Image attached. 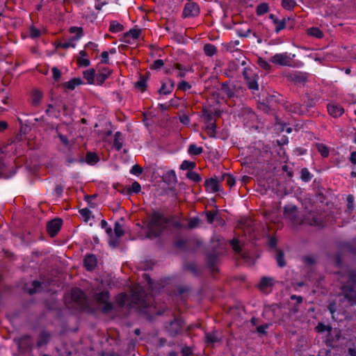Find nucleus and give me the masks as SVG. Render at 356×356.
<instances>
[{
    "label": "nucleus",
    "mask_w": 356,
    "mask_h": 356,
    "mask_svg": "<svg viewBox=\"0 0 356 356\" xmlns=\"http://www.w3.org/2000/svg\"><path fill=\"white\" fill-rule=\"evenodd\" d=\"M147 226L148 229L147 238H153L160 236L170 226L180 229L181 224L179 220H175L174 216L168 217L161 211H154L150 216Z\"/></svg>",
    "instance_id": "1"
},
{
    "label": "nucleus",
    "mask_w": 356,
    "mask_h": 356,
    "mask_svg": "<svg viewBox=\"0 0 356 356\" xmlns=\"http://www.w3.org/2000/svg\"><path fill=\"white\" fill-rule=\"evenodd\" d=\"M341 277L346 280L341 287L344 298L351 305H356V271L348 269L341 273Z\"/></svg>",
    "instance_id": "2"
},
{
    "label": "nucleus",
    "mask_w": 356,
    "mask_h": 356,
    "mask_svg": "<svg viewBox=\"0 0 356 356\" xmlns=\"http://www.w3.org/2000/svg\"><path fill=\"white\" fill-rule=\"evenodd\" d=\"M147 295L145 291L141 286H135L131 289V307H147L148 303L146 300Z\"/></svg>",
    "instance_id": "3"
},
{
    "label": "nucleus",
    "mask_w": 356,
    "mask_h": 356,
    "mask_svg": "<svg viewBox=\"0 0 356 356\" xmlns=\"http://www.w3.org/2000/svg\"><path fill=\"white\" fill-rule=\"evenodd\" d=\"M296 57L295 54L287 52L275 54L270 58V62L275 65L281 66H292V63Z\"/></svg>",
    "instance_id": "4"
},
{
    "label": "nucleus",
    "mask_w": 356,
    "mask_h": 356,
    "mask_svg": "<svg viewBox=\"0 0 356 356\" xmlns=\"http://www.w3.org/2000/svg\"><path fill=\"white\" fill-rule=\"evenodd\" d=\"M184 321L177 318L169 322L165 326V329L170 337H175L181 333Z\"/></svg>",
    "instance_id": "5"
},
{
    "label": "nucleus",
    "mask_w": 356,
    "mask_h": 356,
    "mask_svg": "<svg viewBox=\"0 0 356 356\" xmlns=\"http://www.w3.org/2000/svg\"><path fill=\"white\" fill-rule=\"evenodd\" d=\"M221 244L218 243L219 248L216 249L213 245L212 252H209L207 256V261L209 267L213 270H216V265L219 261V256L222 254L223 248L220 247Z\"/></svg>",
    "instance_id": "6"
},
{
    "label": "nucleus",
    "mask_w": 356,
    "mask_h": 356,
    "mask_svg": "<svg viewBox=\"0 0 356 356\" xmlns=\"http://www.w3.org/2000/svg\"><path fill=\"white\" fill-rule=\"evenodd\" d=\"M200 14L199 6L194 2H188L185 4L182 16L184 18L195 17Z\"/></svg>",
    "instance_id": "7"
},
{
    "label": "nucleus",
    "mask_w": 356,
    "mask_h": 356,
    "mask_svg": "<svg viewBox=\"0 0 356 356\" xmlns=\"http://www.w3.org/2000/svg\"><path fill=\"white\" fill-rule=\"evenodd\" d=\"M63 221L60 218L50 220L47 224V231L50 236H55L61 228Z\"/></svg>",
    "instance_id": "8"
},
{
    "label": "nucleus",
    "mask_w": 356,
    "mask_h": 356,
    "mask_svg": "<svg viewBox=\"0 0 356 356\" xmlns=\"http://www.w3.org/2000/svg\"><path fill=\"white\" fill-rule=\"evenodd\" d=\"M220 179H216L213 178H209L205 180L204 186L207 191L211 193H217L220 190Z\"/></svg>",
    "instance_id": "9"
},
{
    "label": "nucleus",
    "mask_w": 356,
    "mask_h": 356,
    "mask_svg": "<svg viewBox=\"0 0 356 356\" xmlns=\"http://www.w3.org/2000/svg\"><path fill=\"white\" fill-rule=\"evenodd\" d=\"M175 81L171 79H167L165 81H162L161 87L159 90L160 95H169L175 88Z\"/></svg>",
    "instance_id": "10"
},
{
    "label": "nucleus",
    "mask_w": 356,
    "mask_h": 356,
    "mask_svg": "<svg viewBox=\"0 0 356 356\" xmlns=\"http://www.w3.org/2000/svg\"><path fill=\"white\" fill-rule=\"evenodd\" d=\"M286 109L289 112L296 113L299 115H303L308 113V109L305 108L303 105L298 102L287 105Z\"/></svg>",
    "instance_id": "11"
},
{
    "label": "nucleus",
    "mask_w": 356,
    "mask_h": 356,
    "mask_svg": "<svg viewBox=\"0 0 356 356\" xmlns=\"http://www.w3.org/2000/svg\"><path fill=\"white\" fill-rule=\"evenodd\" d=\"M327 108L328 113L333 118H339L344 113V109L341 106L334 103L328 104Z\"/></svg>",
    "instance_id": "12"
},
{
    "label": "nucleus",
    "mask_w": 356,
    "mask_h": 356,
    "mask_svg": "<svg viewBox=\"0 0 356 356\" xmlns=\"http://www.w3.org/2000/svg\"><path fill=\"white\" fill-rule=\"evenodd\" d=\"M24 289L30 294L33 295L36 293H40L42 290V285L40 281L34 280L31 284H26L24 286Z\"/></svg>",
    "instance_id": "13"
},
{
    "label": "nucleus",
    "mask_w": 356,
    "mask_h": 356,
    "mask_svg": "<svg viewBox=\"0 0 356 356\" xmlns=\"http://www.w3.org/2000/svg\"><path fill=\"white\" fill-rule=\"evenodd\" d=\"M83 263L84 267L86 268V270L91 271L93 270L97 266V260L94 254H89L86 255Z\"/></svg>",
    "instance_id": "14"
},
{
    "label": "nucleus",
    "mask_w": 356,
    "mask_h": 356,
    "mask_svg": "<svg viewBox=\"0 0 356 356\" xmlns=\"http://www.w3.org/2000/svg\"><path fill=\"white\" fill-rule=\"evenodd\" d=\"M72 299L79 305H83L86 301L84 292L79 289H74L71 293Z\"/></svg>",
    "instance_id": "15"
},
{
    "label": "nucleus",
    "mask_w": 356,
    "mask_h": 356,
    "mask_svg": "<svg viewBox=\"0 0 356 356\" xmlns=\"http://www.w3.org/2000/svg\"><path fill=\"white\" fill-rule=\"evenodd\" d=\"M112 71L108 68L104 67L96 74V83L102 85L111 74Z\"/></svg>",
    "instance_id": "16"
},
{
    "label": "nucleus",
    "mask_w": 356,
    "mask_h": 356,
    "mask_svg": "<svg viewBox=\"0 0 356 356\" xmlns=\"http://www.w3.org/2000/svg\"><path fill=\"white\" fill-rule=\"evenodd\" d=\"M99 161V156L97 155L96 153L88 152L86 154L85 160L83 159H81L79 160V162L83 163L84 162H86L89 165H95Z\"/></svg>",
    "instance_id": "17"
},
{
    "label": "nucleus",
    "mask_w": 356,
    "mask_h": 356,
    "mask_svg": "<svg viewBox=\"0 0 356 356\" xmlns=\"http://www.w3.org/2000/svg\"><path fill=\"white\" fill-rule=\"evenodd\" d=\"M50 338L51 335L49 332L42 331L38 337L37 341L38 348H41L43 346H46L49 343Z\"/></svg>",
    "instance_id": "18"
},
{
    "label": "nucleus",
    "mask_w": 356,
    "mask_h": 356,
    "mask_svg": "<svg viewBox=\"0 0 356 356\" xmlns=\"http://www.w3.org/2000/svg\"><path fill=\"white\" fill-rule=\"evenodd\" d=\"M110 299V293L108 291H103L95 295V300L97 304H103Z\"/></svg>",
    "instance_id": "19"
},
{
    "label": "nucleus",
    "mask_w": 356,
    "mask_h": 356,
    "mask_svg": "<svg viewBox=\"0 0 356 356\" xmlns=\"http://www.w3.org/2000/svg\"><path fill=\"white\" fill-rule=\"evenodd\" d=\"M204 339L205 342L209 345H213L220 341L216 331L213 332H205Z\"/></svg>",
    "instance_id": "20"
},
{
    "label": "nucleus",
    "mask_w": 356,
    "mask_h": 356,
    "mask_svg": "<svg viewBox=\"0 0 356 356\" xmlns=\"http://www.w3.org/2000/svg\"><path fill=\"white\" fill-rule=\"evenodd\" d=\"M82 83V81L80 78H73L70 79L69 81L65 82L63 83V86L65 88H67L70 90H73L75 88Z\"/></svg>",
    "instance_id": "21"
},
{
    "label": "nucleus",
    "mask_w": 356,
    "mask_h": 356,
    "mask_svg": "<svg viewBox=\"0 0 356 356\" xmlns=\"http://www.w3.org/2000/svg\"><path fill=\"white\" fill-rule=\"evenodd\" d=\"M173 69L178 70V73H177V77H179V78H184L186 76L188 71L193 70L191 67L188 68L186 66H184L180 63L174 64Z\"/></svg>",
    "instance_id": "22"
},
{
    "label": "nucleus",
    "mask_w": 356,
    "mask_h": 356,
    "mask_svg": "<svg viewBox=\"0 0 356 356\" xmlns=\"http://www.w3.org/2000/svg\"><path fill=\"white\" fill-rule=\"evenodd\" d=\"M147 76L140 75L139 79L135 83V88L141 92H144L147 88Z\"/></svg>",
    "instance_id": "23"
},
{
    "label": "nucleus",
    "mask_w": 356,
    "mask_h": 356,
    "mask_svg": "<svg viewBox=\"0 0 356 356\" xmlns=\"http://www.w3.org/2000/svg\"><path fill=\"white\" fill-rule=\"evenodd\" d=\"M83 78L87 80L89 84H94L96 81V74L95 70L94 69H90L86 71H84Z\"/></svg>",
    "instance_id": "24"
},
{
    "label": "nucleus",
    "mask_w": 356,
    "mask_h": 356,
    "mask_svg": "<svg viewBox=\"0 0 356 356\" xmlns=\"http://www.w3.org/2000/svg\"><path fill=\"white\" fill-rule=\"evenodd\" d=\"M291 20V18L290 17H287V18H282V19H280L277 22H275V32L276 33H280L282 30L286 28V22H289Z\"/></svg>",
    "instance_id": "25"
},
{
    "label": "nucleus",
    "mask_w": 356,
    "mask_h": 356,
    "mask_svg": "<svg viewBox=\"0 0 356 356\" xmlns=\"http://www.w3.org/2000/svg\"><path fill=\"white\" fill-rule=\"evenodd\" d=\"M42 97V93L38 90H33L31 94V103L33 106L39 105Z\"/></svg>",
    "instance_id": "26"
},
{
    "label": "nucleus",
    "mask_w": 356,
    "mask_h": 356,
    "mask_svg": "<svg viewBox=\"0 0 356 356\" xmlns=\"http://www.w3.org/2000/svg\"><path fill=\"white\" fill-rule=\"evenodd\" d=\"M204 53L207 56H213L217 53V48L215 45L207 43L204 45L203 47Z\"/></svg>",
    "instance_id": "27"
},
{
    "label": "nucleus",
    "mask_w": 356,
    "mask_h": 356,
    "mask_svg": "<svg viewBox=\"0 0 356 356\" xmlns=\"http://www.w3.org/2000/svg\"><path fill=\"white\" fill-rule=\"evenodd\" d=\"M124 30V26L117 21H111L109 26V31L111 33H118Z\"/></svg>",
    "instance_id": "28"
},
{
    "label": "nucleus",
    "mask_w": 356,
    "mask_h": 356,
    "mask_svg": "<svg viewBox=\"0 0 356 356\" xmlns=\"http://www.w3.org/2000/svg\"><path fill=\"white\" fill-rule=\"evenodd\" d=\"M273 285L272 279L267 277H263L258 285L261 291L266 290L268 286Z\"/></svg>",
    "instance_id": "29"
},
{
    "label": "nucleus",
    "mask_w": 356,
    "mask_h": 356,
    "mask_svg": "<svg viewBox=\"0 0 356 356\" xmlns=\"http://www.w3.org/2000/svg\"><path fill=\"white\" fill-rule=\"evenodd\" d=\"M205 131L209 137H215L216 134V124L215 122L206 123Z\"/></svg>",
    "instance_id": "30"
},
{
    "label": "nucleus",
    "mask_w": 356,
    "mask_h": 356,
    "mask_svg": "<svg viewBox=\"0 0 356 356\" xmlns=\"http://www.w3.org/2000/svg\"><path fill=\"white\" fill-rule=\"evenodd\" d=\"M221 89L229 97H232L234 95V88L230 86L229 82L222 83Z\"/></svg>",
    "instance_id": "31"
},
{
    "label": "nucleus",
    "mask_w": 356,
    "mask_h": 356,
    "mask_svg": "<svg viewBox=\"0 0 356 356\" xmlns=\"http://www.w3.org/2000/svg\"><path fill=\"white\" fill-rule=\"evenodd\" d=\"M309 35L314 36L316 38H321L323 36V33L318 27H312L307 30Z\"/></svg>",
    "instance_id": "32"
},
{
    "label": "nucleus",
    "mask_w": 356,
    "mask_h": 356,
    "mask_svg": "<svg viewBox=\"0 0 356 356\" xmlns=\"http://www.w3.org/2000/svg\"><path fill=\"white\" fill-rule=\"evenodd\" d=\"M113 146L118 151L120 150L122 147V140L121 138V133L119 131L115 132L114 136Z\"/></svg>",
    "instance_id": "33"
},
{
    "label": "nucleus",
    "mask_w": 356,
    "mask_h": 356,
    "mask_svg": "<svg viewBox=\"0 0 356 356\" xmlns=\"http://www.w3.org/2000/svg\"><path fill=\"white\" fill-rule=\"evenodd\" d=\"M269 10V6L267 3H261L257 6L256 13L257 15H263Z\"/></svg>",
    "instance_id": "34"
},
{
    "label": "nucleus",
    "mask_w": 356,
    "mask_h": 356,
    "mask_svg": "<svg viewBox=\"0 0 356 356\" xmlns=\"http://www.w3.org/2000/svg\"><path fill=\"white\" fill-rule=\"evenodd\" d=\"M203 152V148L202 147H197L195 144L189 145L188 149V153L191 155H200Z\"/></svg>",
    "instance_id": "35"
},
{
    "label": "nucleus",
    "mask_w": 356,
    "mask_h": 356,
    "mask_svg": "<svg viewBox=\"0 0 356 356\" xmlns=\"http://www.w3.org/2000/svg\"><path fill=\"white\" fill-rule=\"evenodd\" d=\"M220 180L221 181L225 180L226 181V184L230 188H232L235 185V183H236L234 177L232 175L226 174V173L223 174L221 176Z\"/></svg>",
    "instance_id": "36"
},
{
    "label": "nucleus",
    "mask_w": 356,
    "mask_h": 356,
    "mask_svg": "<svg viewBox=\"0 0 356 356\" xmlns=\"http://www.w3.org/2000/svg\"><path fill=\"white\" fill-rule=\"evenodd\" d=\"M315 330L316 332H318V333H321V332H327L328 333L329 332H331L332 330V326L330 325H326L325 324H323V323H318L317 325L315 327Z\"/></svg>",
    "instance_id": "37"
},
{
    "label": "nucleus",
    "mask_w": 356,
    "mask_h": 356,
    "mask_svg": "<svg viewBox=\"0 0 356 356\" xmlns=\"http://www.w3.org/2000/svg\"><path fill=\"white\" fill-rule=\"evenodd\" d=\"M196 166V164L195 162L193 161H187V160H184L181 165H180V169L181 170H188V171H192L191 170H193V168H195Z\"/></svg>",
    "instance_id": "38"
},
{
    "label": "nucleus",
    "mask_w": 356,
    "mask_h": 356,
    "mask_svg": "<svg viewBox=\"0 0 356 356\" xmlns=\"http://www.w3.org/2000/svg\"><path fill=\"white\" fill-rule=\"evenodd\" d=\"M276 260L277 262V265L280 267H284L286 265L284 261V252L280 250H276Z\"/></svg>",
    "instance_id": "39"
},
{
    "label": "nucleus",
    "mask_w": 356,
    "mask_h": 356,
    "mask_svg": "<svg viewBox=\"0 0 356 356\" xmlns=\"http://www.w3.org/2000/svg\"><path fill=\"white\" fill-rule=\"evenodd\" d=\"M140 184L138 181H135L132 183L131 186L127 189V194L131 195L133 193H138L140 191Z\"/></svg>",
    "instance_id": "40"
},
{
    "label": "nucleus",
    "mask_w": 356,
    "mask_h": 356,
    "mask_svg": "<svg viewBox=\"0 0 356 356\" xmlns=\"http://www.w3.org/2000/svg\"><path fill=\"white\" fill-rule=\"evenodd\" d=\"M186 176L188 179L193 181L195 183H198L199 181H201L200 175L198 173L193 171H188Z\"/></svg>",
    "instance_id": "41"
},
{
    "label": "nucleus",
    "mask_w": 356,
    "mask_h": 356,
    "mask_svg": "<svg viewBox=\"0 0 356 356\" xmlns=\"http://www.w3.org/2000/svg\"><path fill=\"white\" fill-rule=\"evenodd\" d=\"M246 83L250 90L252 91L259 90V85L257 83L255 76H253L252 78L246 81Z\"/></svg>",
    "instance_id": "42"
},
{
    "label": "nucleus",
    "mask_w": 356,
    "mask_h": 356,
    "mask_svg": "<svg viewBox=\"0 0 356 356\" xmlns=\"http://www.w3.org/2000/svg\"><path fill=\"white\" fill-rule=\"evenodd\" d=\"M4 168H5V163H3L2 158L0 157V179L1 178L8 179L12 175L15 174V171H14L11 175L6 174V172H3Z\"/></svg>",
    "instance_id": "43"
},
{
    "label": "nucleus",
    "mask_w": 356,
    "mask_h": 356,
    "mask_svg": "<svg viewBox=\"0 0 356 356\" xmlns=\"http://www.w3.org/2000/svg\"><path fill=\"white\" fill-rule=\"evenodd\" d=\"M316 146L318 151L320 152V154H321V156L323 157L328 156L329 150L325 145H323L322 143H318V144H316Z\"/></svg>",
    "instance_id": "44"
},
{
    "label": "nucleus",
    "mask_w": 356,
    "mask_h": 356,
    "mask_svg": "<svg viewBox=\"0 0 356 356\" xmlns=\"http://www.w3.org/2000/svg\"><path fill=\"white\" fill-rule=\"evenodd\" d=\"M296 6L295 0H282V6L286 10L293 9Z\"/></svg>",
    "instance_id": "45"
},
{
    "label": "nucleus",
    "mask_w": 356,
    "mask_h": 356,
    "mask_svg": "<svg viewBox=\"0 0 356 356\" xmlns=\"http://www.w3.org/2000/svg\"><path fill=\"white\" fill-rule=\"evenodd\" d=\"M141 33V30L138 29H130L128 32L124 34V37L131 35L133 39H137L139 38Z\"/></svg>",
    "instance_id": "46"
},
{
    "label": "nucleus",
    "mask_w": 356,
    "mask_h": 356,
    "mask_svg": "<svg viewBox=\"0 0 356 356\" xmlns=\"http://www.w3.org/2000/svg\"><path fill=\"white\" fill-rule=\"evenodd\" d=\"M307 100H305V102L306 103V105L304 106L305 108L308 109V112L309 111V109L313 108L314 105L316 104V100L315 98H313L310 97L309 95H307Z\"/></svg>",
    "instance_id": "47"
},
{
    "label": "nucleus",
    "mask_w": 356,
    "mask_h": 356,
    "mask_svg": "<svg viewBox=\"0 0 356 356\" xmlns=\"http://www.w3.org/2000/svg\"><path fill=\"white\" fill-rule=\"evenodd\" d=\"M301 179L303 181L307 182L311 180L312 176L307 168H302L301 170Z\"/></svg>",
    "instance_id": "48"
},
{
    "label": "nucleus",
    "mask_w": 356,
    "mask_h": 356,
    "mask_svg": "<svg viewBox=\"0 0 356 356\" xmlns=\"http://www.w3.org/2000/svg\"><path fill=\"white\" fill-rule=\"evenodd\" d=\"M114 232L118 238L122 236L124 234L122 226L118 222L115 223Z\"/></svg>",
    "instance_id": "49"
},
{
    "label": "nucleus",
    "mask_w": 356,
    "mask_h": 356,
    "mask_svg": "<svg viewBox=\"0 0 356 356\" xmlns=\"http://www.w3.org/2000/svg\"><path fill=\"white\" fill-rule=\"evenodd\" d=\"M290 78L292 81L297 83H303L306 80L305 77L303 75H301L298 73L291 74Z\"/></svg>",
    "instance_id": "50"
},
{
    "label": "nucleus",
    "mask_w": 356,
    "mask_h": 356,
    "mask_svg": "<svg viewBox=\"0 0 356 356\" xmlns=\"http://www.w3.org/2000/svg\"><path fill=\"white\" fill-rule=\"evenodd\" d=\"M127 299L126 293H120L117 297V302L119 307H122L124 306Z\"/></svg>",
    "instance_id": "51"
},
{
    "label": "nucleus",
    "mask_w": 356,
    "mask_h": 356,
    "mask_svg": "<svg viewBox=\"0 0 356 356\" xmlns=\"http://www.w3.org/2000/svg\"><path fill=\"white\" fill-rule=\"evenodd\" d=\"M81 216L83 218L85 222H88L90 218L91 211L88 208L79 210Z\"/></svg>",
    "instance_id": "52"
},
{
    "label": "nucleus",
    "mask_w": 356,
    "mask_h": 356,
    "mask_svg": "<svg viewBox=\"0 0 356 356\" xmlns=\"http://www.w3.org/2000/svg\"><path fill=\"white\" fill-rule=\"evenodd\" d=\"M257 64L261 68L267 71L270 70L272 67L271 65L267 61L262 59L261 58H259L258 59Z\"/></svg>",
    "instance_id": "53"
},
{
    "label": "nucleus",
    "mask_w": 356,
    "mask_h": 356,
    "mask_svg": "<svg viewBox=\"0 0 356 356\" xmlns=\"http://www.w3.org/2000/svg\"><path fill=\"white\" fill-rule=\"evenodd\" d=\"M218 212L217 211H207L205 212V215L207 216V220L209 224L213 223L214 221V219L216 218L217 216Z\"/></svg>",
    "instance_id": "54"
},
{
    "label": "nucleus",
    "mask_w": 356,
    "mask_h": 356,
    "mask_svg": "<svg viewBox=\"0 0 356 356\" xmlns=\"http://www.w3.org/2000/svg\"><path fill=\"white\" fill-rule=\"evenodd\" d=\"M56 134H57V136L59 138V139L60 140V141L63 143V144L66 146V147H69L70 146V141L67 138V136L63 135L61 133H60L58 131V127H56Z\"/></svg>",
    "instance_id": "55"
},
{
    "label": "nucleus",
    "mask_w": 356,
    "mask_h": 356,
    "mask_svg": "<svg viewBox=\"0 0 356 356\" xmlns=\"http://www.w3.org/2000/svg\"><path fill=\"white\" fill-rule=\"evenodd\" d=\"M191 86L187 81H184V80L180 81L177 86V89L182 90V91H186L187 90H189V89H191Z\"/></svg>",
    "instance_id": "56"
},
{
    "label": "nucleus",
    "mask_w": 356,
    "mask_h": 356,
    "mask_svg": "<svg viewBox=\"0 0 356 356\" xmlns=\"http://www.w3.org/2000/svg\"><path fill=\"white\" fill-rule=\"evenodd\" d=\"M203 117L205 119V123H209L215 122L213 115L211 113L208 112L206 109H203Z\"/></svg>",
    "instance_id": "57"
},
{
    "label": "nucleus",
    "mask_w": 356,
    "mask_h": 356,
    "mask_svg": "<svg viewBox=\"0 0 356 356\" xmlns=\"http://www.w3.org/2000/svg\"><path fill=\"white\" fill-rule=\"evenodd\" d=\"M130 172L134 175L139 176L143 172V168L138 164L132 166Z\"/></svg>",
    "instance_id": "58"
},
{
    "label": "nucleus",
    "mask_w": 356,
    "mask_h": 356,
    "mask_svg": "<svg viewBox=\"0 0 356 356\" xmlns=\"http://www.w3.org/2000/svg\"><path fill=\"white\" fill-rule=\"evenodd\" d=\"M163 65H164L163 60L161 59H158V60H154L153 62V63L151 64L150 69L151 70H159L162 66H163Z\"/></svg>",
    "instance_id": "59"
},
{
    "label": "nucleus",
    "mask_w": 356,
    "mask_h": 356,
    "mask_svg": "<svg viewBox=\"0 0 356 356\" xmlns=\"http://www.w3.org/2000/svg\"><path fill=\"white\" fill-rule=\"evenodd\" d=\"M347 209L349 212L354 209V197L352 195H349L347 197Z\"/></svg>",
    "instance_id": "60"
},
{
    "label": "nucleus",
    "mask_w": 356,
    "mask_h": 356,
    "mask_svg": "<svg viewBox=\"0 0 356 356\" xmlns=\"http://www.w3.org/2000/svg\"><path fill=\"white\" fill-rule=\"evenodd\" d=\"M325 342L327 346L331 348L334 347V339L331 332L327 334Z\"/></svg>",
    "instance_id": "61"
},
{
    "label": "nucleus",
    "mask_w": 356,
    "mask_h": 356,
    "mask_svg": "<svg viewBox=\"0 0 356 356\" xmlns=\"http://www.w3.org/2000/svg\"><path fill=\"white\" fill-rule=\"evenodd\" d=\"M280 307L277 305H272L270 306H268V307H265L264 314L265 315L268 314V313H270V312H272L274 314L276 312V310L278 309Z\"/></svg>",
    "instance_id": "62"
},
{
    "label": "nucleus",
    "mask_w": 356,
    "mask_h": 356,
    "mask_svg": "<svg viewBox=\"0 0 356 356\" xmlns=\"http://www.w3.org/2000/svg\"><path fill=\"white\" fill-rule=\"evenodd\" d=\"M230 244L233 248V250L236 252L239 253L241 250V248L239 245V242L237 239H232L230 241Z\"/></svg>",
    "instance_id": "63"
},
{
    "label": "nucleus",
    "mask_w": 356,
    "mask_h": 356,
    "mask_svg": "<svg viewBox=\"0 0 356 356\" xmlns=\"http://www.w3.org/2000/svg\"><path fill=\"white\" fill-rule=\"evenodd\" d=\"M53 74V78L56 81H58L61 77L60 71L56 67H54L51 70Z\"/></svg>",
    "instance_id": "64"
}]
</instances>
